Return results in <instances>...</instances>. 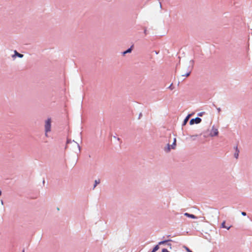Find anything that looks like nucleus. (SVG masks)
I'll list each match as a JSON object with an SVG mask.
<instances>
[{"label": "nucleus", "instance_id": "obj_1", "mask_svg": "<svg viewBox=\"0 0 252 252\" xmlns=\"http://www.w3.org/2000/svg\"><path fill=\"white\" fill-rule=\"evenodd\" d=\"M51 118H48L46 121L45 123V131L46 133V135L47 136V133L50 132L51 131Z\"/></svg>", "mask_w": 252, "mask_h": 252}, {"label": "nucleus", "instance_id": "obj_2", "mask_svg": "<svg viewBox=\"0 0 252 252\" xmlns=\"http://www.w3.org/2000/svg\"><path fill=\"white\" fill-rule=\"evenodd\" d=\"M176 146V138H174L173 140V143L171 145H170L169 144L167 145V148L166 150V152H169L171 149H175Z\"/></svg>", "mask_w": 252, "mask_h": 252}, {"label": "nucleus", "instance_id": "obj_3", "mask_svg": "<svg viewBox=\"0 0 252 252\" xmlns=\"http://www.w3.org/2000/svg\"><path fill=\"white\" fill-rule=\"evenodd\" d=\"M201 122V119L200 118L197 117L195 119H191L189 123L190 125H193V124H199Z\"/></svg>", "mask_w": 252, "mask_h": 252}, {"label": "nucleus", "instance_id": "obj_4", "mask_svg": "<svg viewBox=\"0 0 252 252\" xmlns=\"http://www.w3.org/2000/svg\"><path fill=\"white\" fill-rule=\"evenodd\" d=\"M218 133H219V131H218V129L215 128L214 127H213V128L211 131V132H210V136H212V137L215 136H217L218 135Z\"/></svg>", "mask_w": 252, "mask_h": 252}, {"label": "nucleus", "instance_id": "obj_5", "mask_svg": "<svg viewBox=\"0 0 252 252\" xmlns=\"http://www.w3.org/2000/svg\"><path fill=\"white\" fill-rule=\"evenodd\" d=\"M185 215L186 216H187V217H189V218H192V219H195V218H196V217L194 215H193L192 214H189L187 213H186L185 214Z\"/></svg>", "mask_w": 252, "mask_h": 252}, {"label": "nucleus", "instance_id": "obj_6", "mask_svg": "<svg viewBox=\"0 0 252 252\" xmlns=\"http://www.w3.org/2000/svg\"><path fill=\"white\" fill-rule=\"evenodd\" d=\"M236 152L234 154V157L236 158H238V156H239V151L238 149V147L236 146Z\"/></svg>", "mask_w": 252, "mask_h": 252}, {"label": "nucleus", "instance_id": "obj_7", "mask_svg": "<svg viewBox=\"0 0 252 252\" xmlns=\"http://www.w3.org/2000/svg\"><path fill=\"white\" fill-rule=\"evenodd\" d=\"M225 221H224L222 223V224H221V226H222V227H223V228H226L227 230H229V229H230V226H228V227L226 226L225 225Z\"/></svg>", "mask_w": 252, "mask_h": 252}, {"label": "nucleus", "instance_id": "obj_8", "mask_svg": "<svg viewBox=\"0 0 252 252\" xmlns=\"http://www.w3.org/2000/svg\"><path fill=\"white\" fill-rule=\"evenodd\" d=\"M159 249V246L158 245H156L153 249L152 252H156L157 251H158Z\"/></svg>", "mask_w": 252, "mask_h": 252}, {"label": "nucleus", "instance_id": "obj_9", "mask_svg": "<svg viewBox=\"0 0 252 252\" xmlns=\"http://www.w3.org/2000/svg\"><path fill=\"white\" fill-rule=\"evenodd\" d=\"M131 52V48H130L128 49L126 51L124 52L123 54L125 55L126 53H130Z\"/></svg>", "mask_w": 252, "mask_h": 252}, {"label": "nucleus", "instance_id": "obj_10", "mask_svg": "<svg viewBox=\"0 0 252 252\" xmlns=\"http://www.w3.org/2000/svg\"><path fill=\"white\" fill-rule=\"evenodd\" d=\"M94 189L96 186V185L97 184H99L100 183V180L98 179V180H95V182H94Z\"/></svg>", "mask_w": 252, "mask_h": 252}, {"label": "nucleus", "instance_id": "obj_11", "mask_svg": "<svg viewBox=\"0 0 252 252\" xmlns=\"http://www.w3.org/2000/svg\"><path fill=\"white\" fill-rule=\"evenodd\" d=\"M15 55H16L18 57L20 58H22L23 57V55L18 53L16 51H15Z\"/></svg>", "mask_w": 252, "mask_h": 252}, {"label": "nucleus", "instance_id": "obj_12", "mask_svg": "<svg viewBox=\"0 0 252 252\" xmlns=\"http://www.w3.org/2000/svg\"><path fill=\"white\" fill-rule=\"evenodd\" d=\"M190 117V115H189L184 120V124L185 125L186 124V123L187 122V121H188L189 118Z\"/></svg>", "mask_w": 252, "mask_h": 252}, {"label": "nucleus", "instance_id": "obj_13", "mask_svg": "<svg viewBox=\"0 0 252 252\" xmlns=\"http://www.w3.org/2000/svg\"><path fill=\"white\" fill-rule=\"evenodd\" d=\"M169 241L170 240H165V241H161V242L158 243V245H162V244H165V243H166V242H167L168 241Z\"/></svg>", "mask_w": 252, "mask_h": 252}, {"label": "nucleus", "instance_id": "obj_14", "mask_svg": "<svg viewBox=\"0 0 252 252\" xmlns=\"http://www.w3.org/2000/svg\"><path fill=\"white\" fill-rule=\"evenodd\" d=\"M190 71L188 72L187 73L185 74H184L182 76H186V77H188L189 76V75H190Z\"/></svg>", "mask_w": 252, "mask_h": 252}, {"label": "nucleus", "instance_id": "obj_15", "mask_svg": "<svg viewBox=\"0 0 252 252\" xmlns=\"http://www.w3.org/2000/svg\"><path fill=\"white\" fill-rule=\"evenodd\" d=\"M185 249L187 252H192L189 248L187 247H185Z\"/></svg>", "mask_w": 252, "mask_h": 252}, {"label": "nucleus", "instance_id": "obj_16", "mask_svg": "<svg viewBox=\"0 0 252 252\" xmlns=\"http://www.w3.org/2000/svg\"><path fill=\"white\" fill-rule=\"evenodd\" d=\"M162 252H169L167 249H163L162 251Z\"/></svg>", "mask_w": 252, "mask_h": 252}, {"label": "nucleus", "instance_id": "obj_17", "mask_svg": "<svg viewBox=\"0 0 252 252\" xmlns=\"http://www.w3.org/2000/svg\"><path fill=\"white\" fill-rule=\"evenodd\" d=\"M241 214H242V215L243 216H246V213L245 212H242Z\"/></svg>", "mask_w": 252, "mask_h": 252}, {"label": "nucleus", "instance_id": "obj_18", "mask_svg": "<svg viewBox=\"0 0 252 252\" xmlns=\"http://www.w3.org/2000/svg\"><path fill=\"white\" fill-rule=\"evenodd\" d=\"M70 142H71V140H69V139H68V140H67V144H68V143H69Z\"/></svg>", "mask_w": 252, "mask_h": 252}, {"label": "nucleus", "instance_id": "obj_19", "mask_svg": "<svg viewBox=\"0 0 252 252\" xmlns=\"http://www.w3.org/2000/svg\"><path fill=\"white\" fill-rule=\"evenodd\" d=\"M169 88H170L171 90H172V84H171V85L169 86Z\"/></svg>", "mask_w": 252, "mask_h": 252}, {"label": "nucleus", "instance_id": "obj_20", "mask_svg": "<svg viewBox=\"0 0 252 252\" xmlns=\"http://www.w3.org/2000/svg\"><path fill=\"white\" fill-rule=\"evenodd\" d=\"M218 110L219 112H220V108H218Z\"/></svg>", "mask_w": 252, "mask_h": 252}, {"label": "nucleus", "instance_id": "obj_21", "mask_svg": "<svg viewBox=\"0 0 252 252\" xmlns=\"http://www.w3.org/2000/svg\"><path fill=\"white\" fill-rule=\"evenodd\" d=\"M1 194V191L0 190V195Z\"/></svg>", "mask_w": 252, "mask_h": 252}, {"label": "nucleus", "instance_id": "obj_22", "mask_svg": "<svg viewBox=\"0 0 252 252\" xmlns=\"http://www.w3.org/2000/svg\"><path fill=\"white\" fill-rule=\"evenodd\" d=\"M22 252H25V250H23L22 251Z\"/></svg>", "mask_w": 252, "mask_h": 252}]
</instances>
